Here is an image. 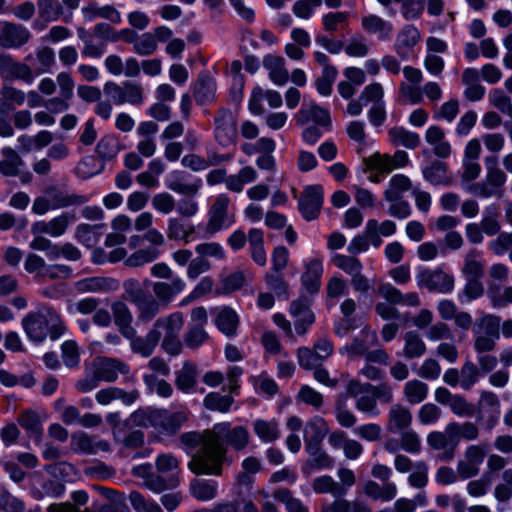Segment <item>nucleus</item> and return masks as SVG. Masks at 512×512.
<instances>
[{
	"label": "nucleus",
	"mask_w": 512,
	"mask_h": 512,
	"mask_svg": "<svg viewBox=\"0 0 512 512\" xmlns=\"http://www.w3.org/2000/svg\"><path fill=\"white\" fill-rule=\"evenodd\" d=\"M229 428V423L216 424L212 430L203 434L187 432L180 436V442L187 453L196 447L199 451L193 455L188 466L195 474L220 475L222 463L225 460L226 448L221 442V437Z\"/></svg>",
	"instance_id": "1"
},
{
	"label": "nucleus",
	"mask_w": 512,
	"mask_h": 512,
	"mask_svg": "<svg viewBox=\"0 0 512 512\" xmlns=\"http://www.w3.org/2000/svg\"><path fill=\"white\" fill-rule=\"evenodd\" d=\"M150 287L154 293L151 295L135 278L124 281L125 298L137 309V322L148 323L160 312L161 305L168 306L176 295L186 289V282L180 276H175L169 282H151Z\"/></svg>",
	"instance_id": "2"
},
{
	"label": "nucleus",
	"mask_w": 512,
	"mask_h": 512,
	"mask_svg": "<svg viewBox=\"0 0 512 512\" xmlns=\"http://www.w3.org/2000/svg\"><path fill=\"white\" fill-rule=\"evenodd\" d=\"M27 337L37 343L47 337L56 340L64 335L66 326L60 314L52 307L40 305L22 319Z\"/></svg>",
	"instance_id": "3"
},
{
	"label": "nucleus",
	"mask_w": 512,
	"mask_h": 512,
	"mask_svg": "<svg viewBox=\"0 0 512 512\" xmlns=\"http://www.w3.org/2000/svg\"><path fill=\"white\" fill-rule=\"evenodd\" d=\"M183 323V314L181 312H174L158 318L149 331L156 335L158 343L162 340L161 346L168 354L176 356L182 351L179 333L182 330Z\"/></svg>",
	"instance_id": "4"
},
{
	"label": "nucleus",
	"mask_w": 512,
	"mask_h": 512,
	"mask_svg": "<svg viewBox=\"0 0 512 512\" xmlns=\"http://www.w3.org/2000/svg\"><path fill=\"white\" fill-rule=\"evenodd\" d=\"M484 166L486 170L485 179L471 185L468 191L480 198H490L498 195L507 181V174L504 169L499 167V160L496 155L486 156Z\"/></svg>",
	"instance_id": "5"
},
{
	"label": "nucleus",
	"mask_w": 512,
	"mask_h": 512,
	"mask_svg": "<svg viewBox=\"0 0 512 512\" xmlns=\"http://www.w3.org/2000/svg\"><path fill=\"white\" fill-rule=\"evenodd\" d=\"M230 198L226 194H219L208 211V222L205 228V236L230 228L235 223V216L229 212Z\"/></svg>",
	"instance_id": "6"
},
{
	"label": "nucleus",
	"mask_w": 512,
	"mask_h": 512,
	"mask_svg": "<svg viewBox=\"0 0 512 512\" xmlns=\"http://www.w3.org/2000/svg\"><path fill=\"white\" fill-rule=\"evenodd\" d=\"M415 279L419 288L439 294H449L455 286L454 276L447 273L442 267L422 269L418 271Z\"/></svg>",
	"instance_id": "7"
},
{
	"label": "nucleus",
	"mask_w": 512,
	"mask_h": 512,
	"mask_svg": "<svg viewBox=\"0 0 512 512\" xmlns=\"http://www.w3.org/2000/svg\"><path fill=\"white\" fill-rule=\"evenodd\" d=\"M348 396L355 399V408L368 415L369 417H377L381 411L375 401V397L368 391L366 384L360 383L358 380H349L345 385Z\"/></svg>",
	"instance_id": "8"
},
{
	"label": "nucleus",
	"mask_w": 512,
	"mask_h": 512,
	"mask_svg": "<svg viewBox=\"0 0 512 512\" xmlns=\"http://www.w3.org/2000/svg\"><path fill=\"white\" fill-rule=\"evenodd\" d=\"M214 137L223 147L233 144L237 139L236 117L231 110L221 108L214 117Z\"/></svg>",
	"instance_id": "9"
},
{
	"label": "nucleus",
	"mask_w": 512,
	"mask_h": 512,
	"mask_svg": "<svg viewBox=\"0 0 512 512\" xmlns=\"http://www.w3.org/2000/svg\"><path fill=\"white\" fill-rule=\"evenodd\" d=\"M485 456L486 452L484 447L476 444L467 446L463 458L457 462V474L459 478L466 480L477 476Z\"/></svg>",
	"instance_id": "10"
},
{
	"label": "nucleus",
	"mask_w": 512,
	"mask_h": 512,
	"mask_svg": "<svg viewBox=\"0 0 512 512\" xmlns=\"http://www.w3.org/2000/svg\"><path fill=\"white\" fill-rule=\"evenodd\" d=\"M311 302L306 297H299L290 304L289 313L294 319L295 332L303 336L315 321V315L310 309Z\"/></svg>",
	"instance_id": "11"
},
{
	"label": "nucleus",
	"mask_w": 512,
	"mask_h": 512,
	"mask_svg": "<svg viewBox=\"0 0 512 512\" xmlns=\"http://www.w3.org/2000/svg\"><path fill=\"white\" fill-rule=\"evenodd\" d=\"M323 204V188L319 185L307 186L298 203V208L304 219L315 220Z\"/></svg>",
	"instance_id": "12"
},
{
	"label": "nucleus",
	"mask_w": 512,
	"mask_h": 512,
	"mask_svg": "<svg viewBox=\"0 0 512 512\" xmlns=\"http://www.w3.org/2000/svg\"><path fill=\"white\" fill-rule=\"evenodd\" d=\"M75 219L73 213L65 212L52 218L50 221L39 220L32 224L31 233L33 235L47 234L57 238L66 232L68 226L73 223Z\"/></svg>",
	"instance_id": "13"
},
{
	"label": "nucleus",
	"mask_w": 512,
	"mask_h": 512,
	"mask_svg": "<svg viewBox=\"0 0 512 512\" xmlns=\"http://www.w3.org/2000/svg\"><path fill=\"white\" fill-rule=\"evenodd\" d=\"M297 123L306 125L313 122L314 125L320 126L325 130L331 127V117L328 110L320 107L316 103L304 104L296 114Z\"/></svg>",
	"instance_id": "14"
},
{
	"label": "nucleus",
	"mask_w": 512,
	"mask_h": 512,
	"mask_svg": "<svg viewBox=\"0 0 512 512\" xmlns=\"http://www.w3.org/2000/svg\"><path fill=\"white\" fill-rule=\"evenodd\" d=\"M95 375L100 381L114 382L119 374H128L129 367L121 360L115 358H99L93 363Z\"/></svg>",
	"instance_id": "15"
},
{
	"label": "nucleus",
	"mask_w": 512,
	"mask_h": 512,
	"mask_svg": "<svg viewBox=\"0 0 512 512\" xmlns=\"http://www.w3.org/2000/svg\"><path fill=\"white\" fill-rule=\"evenodd\" d=\"M30 31L19 24L3 22L0 31V45L5 48H19L29 41Z\"/></svg>",
	"instance_id": "16"
},
{
	"label": "nucleus",
	"mask_w": 512,
	"mask_h": 512,
	"mask_svg": "<svg viewBox=\"0 0 512 512\" xmlns=\"http://www.w3.org/2000/svg\"><path fill=\"white\" fill-rule=\"evenodd\" d=\"M71 448L75 452L91 455L99 451H109L110 444L107 440L95 438L85 432H78L71 437Z\"/></svg>",
	"instance_id": "17"
},
{
	"label": "nucleus",
	"mask_w": 512,
	"mask_h": 512,
	"mask_svg": "<svg viewBox=\"0 0 512 512\" xmlns=\"http://www.w3.org/2000/svg\"><path fill=\"white\" fill-rule=\"evenodd\" d=\"M111 311L114 324L117 326L122 336L132 339L136 336V330L132 326L133 314L124 301H114L111 304Z\"/></svg>",
	"instance_id": "18"
},
{
	"label": "nucleus",
	"mask_w": 512,
	"mask_h": 512,
	"mask_svg": "<svg viewBox=\"0 0 512 512\" xmlns=\"http://www.w3.org/2000/svg\"><path fill=\"white\" fill-rule=\"evenodd\" d=\"M329 431L326 421L320 416L308 420L303 429V437L307 451L316 449Z\"/></svg>",
	"instance_id": "19"
},
{
	"label": "nucleus",
	"mask_w": 512,
	"mask_h": 512,
	"mask_svg": "<svg viewBox=\"0 0 512 512\" xmlns=\"http://www.w3.org/2000/svg\"><path fill=\"white\" fill-rule=\"evenodd\" d=\"M421 40V33L414 25L407 24L398 32L394 49L401 59H407L410 52Z\"/></svg>",
	"instance_id": "20"
},
{
	"label": "nucleus",
	"mask_w": 512,
	"mask_h": 512,
	"mask_svg": "<svg viewBox=\"0 0 512 512\" xmlns=\"http://www.w3.org/2000/svg\"><path fill=\"white\" fill-rule=\"evenodd\" d=\"M165 186L180 195L186 196H195L198 194L202 181L201 179H196L193 182H187L185 179V174L182 171H172L165 180Z\"/></svg>",
	"instance_id": "21"
},
{
	"label": "nucleus",
	"mask_w": 512,
	"mask_h": 512,
	"mask_svg": "<svg viewBox=\"0 0 512 512\" xmlns=\"http://www.w3.org/2000/svg\"><path fill=\"white\" fill-rule=\"evenodd\" d=\"M481 413L487 414L485 427L488 430L493 429L498 423L500 417V401L497 395L491 391H482L478 401Z\"/></svg>",
	"instance_id": "22"
},
{
	"label": "nucleus",
	"mask_w": 512,
	"mask_h": 512,
	"mask_svg": "<svg viewBox=\"0 0 512 512\" xmlns=\"http://www.w3.org/2000/svg\"><path fill=\"white\" fill-rule=\"evenodd\" d=\"M74 287L80 293L112 292L118 290L119 282L107 277H88L75 282Z\"/></svg>",
	"instance_id": "23"
},
{
	"label": "nucleus",
	"mask_w": 512,
	"mask_h": 512,
	"mask_svg": "<svg viewBox=\"0 0 512 512\" xmlns=\"http://www.w3.org/2000/svg\"><path fill=\"white\" fill-rule=\"evenodd\" d=\"M362 28L369 34H374L381 41H388L393 34V24L378 15L368 14L361 18Z\"/></svg>",
	"instance_id": "24"
},
{
	"label": "nucleus",
	"mask_w": 512,
	"mask_h": 512,
	"mask_svg": "<svg viewBox=\"0 0 512 512\" xmlns=\"http://www.w3.org/2000/svg\"><path fill=\"white\" fill-rule=\"evenodd\" d=\"M323 271L320 257H314L305 263V272L301 276V282L309 293H316L320 289Z\"/></svg>",
	"instance_id": "25"
},
{
	"label": "nucleus",
	"mask_w": 512,
	"mask_h": 512,
	"mask_svg": "<svg viewBox=\"0 0 512 512\" xmlns=\"http://www.w3.org/2000/svg\"><path fill=\"white\" fill-rule=\"evenodd\" d=\"M139 395L138 390L126 392L118 387H107L99 390L95 398L101 405H108L114 400H121L124 404L131 405L139 398Z\"/></svg>",
	"instance_id": "26"
},
{
	"label": "nucleus",
	"mask_w": 512,
	"mask_h": 512,
	"mask_svg": "<svg viewBox=\"0 0 512 512\" xmlns=\"http://www.w3.org/2000/svg\"><path fill=\"white\" fill-rule=\"evenodd\" d=\"M263 67L268 70L270 80L278 86H283L289 79L288 70L285 68V60L281 56L266 55L263 58Z\"/></svg>",
	"instance_id": "27"
},
{
	"label": "nucleus",
	"mask_w": 512,
	"mask_h": 512,
	"mask_svg": "<svg viewBox=\"0 0 512 512\" xmlns=\"http://www.w3.org/2000/svg\"><path fill=\"white\" fill-rule=\"evenodd\" d=\"M412 423V414L408 408L397 403L393 404L388 412L387 429L398 433L407 429Z\"/></svg>",
	"instance_id": "28"
},
{
	"label": "nucleus",
	"mask_w": 512,
	"mask_h": 512,
	"mask_svg": "<svg viewBox=\"0 0 512 512\" xmlns=\"http://www.w3.org/2000/svg\"><path fill=\"white\" fill-rule=\"evenodd\" d=\"M426 142L433 147V152L440 158H447L451 154V145L445 139L444 130L436 125L427 128L425 132Z\"/></svg>",
	"instance_id": "29"
},
{
	"label": "nucleus",
	"mask_w": 512,
	"mask_h": 512,
	"mask_svg": "<svg viewBox=\"0 0 512 512\" xmlns=\"http://www.w3.org/2000/svg\"><path fill=\"white\" fill-rule=\"evenodd\" d=\"M215 325L227 337L236 335L239 324V317L235 310L230 307H220L215 310Z\"/></svg>",
	"instance_id": "30"
},
{
	"label": "nucleus",
	"mask_w": 512,
	"mask_h": 512,
	"mask_svg": "<svg viewBox=\"0 0 512 512\" xmlns=\"http://www.w3.org/2000/svg\"><path fill=\"white\" fill-rule=\"evenodd\" d=\"M197 376V366L191 362H185L175 372V385L177 389L185 394L192 393L197 383Z\"/></svg>",
	"instance_id": "31"
},
{
	"label": "nucleus",
	"mask_w": 512,
	"mask_h": 512,
	"mask_svg": "<svg viewBox=\"0 0 512 512\" xmlns=\"http://www.w3.org/2000/svg\"><path fill=\"white\" fill-rule=\"evenodd\" d=\"M257 171L252 166L242 167L236 174L227 175L226 189L233 193H241L245 185L256 181Z\"/></svg>",
	"instance_id": "32"
},
{
	"label": "nucleus",
	"mask_w": 512,
	"mask_h": 512,
	"mask_svg": "<svg viewBox=\"0 0 512 512\" xmlns=\"http://www.w3.org/2000/svg\"><path fill=\"white\" fill-rule=\"evenodd\" d=\"M249 251L252 260L261 267L267 264V254L264 247V233L261 229L251 228L248 232Z\"/></svg>",
	"instance_id": "33"
},
{
	"label": "nucleus",
	"mask_w": 512,
	"mask_h": 512,
	"mask_svg": "<svg viewBox=\"0 0 512 512\" xmlns=\"http://www.w3.org/2000/svg\"><path fill=\"white\" fill-rule=\"evenodd\" d=\"M187 419L188 414L185 409L176 412L160 409L157 429L166 433H175Z\"/></svg>",
	"instance_id": "34"
},
{
	"label": "nucleus",
	"mask_w": 512,
	"mask_h": 512,
	"mask_svg": "<svg viewBox=\"0 0 512 512\" xmlns=\"http://www.w3.org/2000/svg\"><path fill=\"white\" fill-rule=\"evenodd\" d=\"M363 491L367 497L373 500L388 502L395 498L397 486L393 482H387L381 486L373 480H368L363 486Z\"/></svg>",
	"instance_id": "35"
},
{
	"label": "nucleus",
	"mask_w": 512,
	"mask_h": 512,
	"mask_svg": "<svg viewBox=\"0 0 512 512\" xmlns=\"http://www.w3.org/2000/svg\"><path fill=\"white\" fill-rule=\"evenodd\" d=\"M159 415L160 409L152 407L139 408L127 418L126 423L130 426L154 427L157 429Z\"/></svg>",
	"instance_id": "36"
},
{
	"label": "nucleus",
	"mask_w": 512,
	"mask_h": 512,
	"mask_svg": "<svg viewBox=\"0 0 512 512\" xmlns=\"http://www.w3.org/2000/svg\"><path fill=\"white\" fill-rule=\"evenodd\" d=\"M484 267L485 260L480 250L472 248L466 252L462 273L467 278H480L483 275Z\"/></svg>",
	"instance_id": "37"
},
{
	"label": "nucleus",
	"mask_w": 512,
	"mask_h": 512,
	"mask_svg": "<svg viewBox=\"0 0 512 512\" xmlns=\"http://www.w3.org/2000/svg\"><path fill=\"white\" fill-rule=\"evenodd\" d=\"M253 431L263 443H272L280 438L279 422L276 419H256Z\"/></svg>",
	"instance_id": "38"
},
{
	"label": "nucleus",
	"mask_w": 512,
	"mask_h": 512,
	"mask_svg": "<svg viewBox=\"0 0 512 512\" xmlns=\"http://www.w3.org/2000/svg\"><path fill=\"white\" fill-rule=\"evenodd\" d=\"M216 84L214 79L207 73H201L194 87L196 102L204 105L214 99Z\"/></svg>",
	"instance_id": "39"
},
{
	"label": "nucleus",
	"mask_w": 512,
	"mask_h": 512,
	"mask_svg": "<svg viewBox=\"0 0 512 512\" xmlns=\"http://www.w3.org/2000/svg\"><path fill=\"white\" fill-rule=\"evenodd\" d=\"M81 11L84 19L89 22L96 18H104L114 24H119L121 22L120 13L110 5L99 7L96 4H90L83 7Z\"/></svg>",
	"instance_id": "40"
},
{
	"label": "nucleus",
	"mask_w": 512,
	"mask_h": 512,
	"mask_svg": "<svg viewBox=\"0 0 512 512\" xmlns=\"http://www.w3.org/2000/svg\"><path fill=\"white\" fill-rule=\"evenodd\" d=\"M18 424L26 431L30 438L39 441L43 434V427L38 414L31 410H25L17 418Z\"/></svg>",
	"instance_id": "41"
},
{
	"label": "nucleus",
	"mask_w": 512,
	"mask_h": 512,
	"mask_svg": "<svg viewBox=\"0 0 512 512\" xmlns=\"http://www.w3.org/2000/svg\"><path fill=\"white\" fill-rule=\"evenodd\" d=\"M388 136L393 145L404 146L408 149H414L420 143V136L417 133L403 127H393L389 129Z\"/></svg>",
	"instance_id": "42"
},
{
	"label": "nucleus",
	"mask_w": 512,
	"mask_h": 512,
	"mask_svg": "<svg viewBox=\"0 0 512 512\" xmlns=\"http://www.w3.org/2000/svg\"><path fill=\"white\" fill-rule=\"evenodd\" d=\"M161 255L160 249L156 247H145L138 249L125 259V266L138 268L157 260Z\"/></svg>",
	"instance_id": "43"
},
{
	"label": "nucleus",
	"mask_w": 512,
	"mask_h": 512,
	"mask_svg": "<svg viewBox=\"0 0 512 512\" xmlns=\"http://www.w3.org/2000/svg\"><path fill=\"white\" fill-rule=\"evenodd\" d=\"M500 317L493 314H484L479 317L473 326V334L489 335L494 338L500 337Z\"/></svg>",
	"instance_id": "44"
},
{
	"label": "nucleus",
	"mask_w": 512,
	"mask_h": 512,
	"mask_svg": "<svg viewBox=\"0 0 512 512\" xmlns=\"http://www.w3.org/2000/svg\"><path fill=\"white\" fill-rule=\"evenodd\" d=\"M104 228L105 224H80L76 227L75 237L81 244L92 247L99 241Z\"/></svg>",
	"instance_id": "45"
},
{
	"label": "nucleus",
	"mask_w": 512,
	"mask_h": 512,
	"mask_svg": "<svg viewBox=\"0 0 512 512\" xmlns=\"http://www.w3.org/2000/svg\"><path fill=\"white\" fill-rule=\"evenodd\" d=\"M190 492L199 501H210L218 494V483L215 480H194Z\"/></svg>",
	"instance_id": "46"
},
{
	"label": "nucleus",
	"mask_w": 512,
	"mask_h": 512,
	"mask_svg": "<svg viewBox=\"0 0 512 512\" xmlns=\"http://www.w3.org/2000/svg\"><path fill=\"white\" fill-rule=\"evenodd\" d=\"M411 187L410 179L403 174L394 175L388 183V187L384 191V198L387 201H396L402 198L404 192Z\"/></svg>",
	"instance_id": "47"
},
{
	"label": "nucleus",
	"mask_w": 512,
	"mask_h": 512,
	"mask_svg": "<svg viewBox=\"0 0 512 512\" xmlns=\"http://www.w3.org/2000/svg\"><path fill=\"white\" fill-rule=\"evenodd\" d=\"M426 352V344L416 331L404 335L403 354L408 359L419 358Z\"/></svg>",
	"instance_id": "48"
},
{
	"label": "nucleus",
	"mask_w": 512,
	"mask_h": 512,
	"mask_svg": "<svg viewBox=\"0 0 512 512\" xmlns=\"http://www.w3.org/2000/svg\"><path fill=\"white\" fill-rule=\"evenodd\" d=\"M424 178L433 185L449 186L452 183V177L448 175L444 163L435 161L423 170Z\"/></svg>",
	"instance_id": "49"
},
{
	"label": "nucleus",
	"mask_w": 512,
	"mask_h": 512,
	"mask_svg": "<svg viewBox=\"0 0 512 512\" xmlns=\"http://www.w3.org/2000/svg\"><path fill=\"white\" fill-rule=\"evenodd\" d=\"M213 512H258L255 504L247 498L237 497L231 501H222L212 508Z\"/></svg>",
	"instance_id": "50"
},
{
	"label": "nucleus",
	"mask_w": 512,
	"mask_h": 512,
	"mask_svg": "<svg viewBox=\"0 0 512 512\" xmlns=\"http://www.w3.org/2000/svg\"><path fill=\"white\" fill-rule=\"evenodd\" d=\"M3 160L0 161V172L5 176H16L20 167L23 165V160L10 147L2 149Z\"/></svg>",
	"instance_id": "51"
},
{
	"label": "nucleus",
	"mask_w": 512,
	"mask_h": 512,
	"mask_svg": "<svg viewBox=\"0 0 512 512\" xmlns=\"http://www.w3.org/2000/svg\"><path fill=\"white\" fill-rule=\"evenodd\" d=\"M312 488L317 494H331L333 496L346 494V489L329 475L316 477L312 482Z\"/></svg>",
	"instance_id": "52"
},
{
	"label": "nucleus",
	"mask_w": 512,
	"mask_h": 512,
	"mask_svg": "<svg viewBox=\"0 0 512 512\" xmlns=\"http://www.w3.org/2000/svg\"><path fill=\"white\" fill-rule=\"evenodd\" d=\"M498 217L499 209L497 205L491 204L484 209L482 219L479 223L484 234L493 236L499 233L501 226Z\"/></svg>",
	"instance_id": "53"
},
{
	"label": "nucleus",
	"mask_w": 512,
	"mask_h": 512,
	"mask_svg": "<svg viewBox=\"0 0 512 512\" xmlns=\"http://www.w3.org/2000/svg\"><path fill=\"white\" fill-rule=\"evenodd\" d=\"M428 385L420 380L408 381L403 389L404 397L410 404L423 402L428 395Z\"/></svg>",
	"instance_id": "54"
},
{
	"label": "nucleus",
	"mask_w": 512,
	"mask_h": 512,
	"mask_svg": "<svg viewBox=\"0 0 512 512\" xmlns=\"http://www.w3.org/2000/svg\"><path fill=\"white\" fill-rule=\"evenodd\" d=\"M195 253L205 259H214L216 261H226L227 253L225 248L218 242H201L195 246Z\"/></svg>",
	"instance_id": "55"
},
{
	"label": "nucleus",
	"mask_w": 512,
	"mask_h": 512,
	"mask_svg": "<svg viewBox=\"0 0 512 512\" xmlns=\"http://www.w3.org/2000/svg\"><path fill=\"white\" fill-rule=\"evenodd\" d=\"M377 343V334L373 331H362V338L355 339L349 346H347V351L350 354L358 355V356H366L369 349L372 346H375Z\"/></svg>",
	"instance_id": "56"
},
{
	"label": "nucleus",
	"mask_w": 512,
	"mask_h": 512,
	"mask_svg": "<svg viewBox=\"0 0 512 512\" xmlns=\"http://www.w3.org/2000/svg\"><path fill=\"white\" fill-rule=\"evenodd\" d=\"M114 441L121 445L122 449H137L144 444L145 436L140 430H135L124 436L121 429L112 431Z\"/></svg>",
	"instance_id": "57"
},
{
	"label": "nucleus",
	"mask_w": 512,
	"mask_h": 512,
	"mask_svg": "<svg viewBox=\"0 0 512 512\" xmlns=\"http://www.w3.org/2000/svg\"><path fill=\"white\" fill-rule=\"evenodd\" d=\"M131 44L134 52L140 56H150L158 48V43L156 42L155 36H153L152 32H145L140 35L138 34L136 38L131 40Z\"/></svg>",
	"instance_id": "58"
},
{
	"label": "nucleus",
	"mask_w": 512,
	"mask_h": 512,
	"mask_svg": "<svg viewBox=\"0 0 512 512\" xmlns=\"http://www.w3.org/2000/svg\"><path fill=\"white\" fill-rule=\"evenodd\" d=\"M322 512H370V510L361 502L337 498L332 503L323 506Z\"/></svg>",
	"instance_id": "59"
},
{
	"label": "nucleus",
	"mask_w": 512,
	"mask_h": 512,
	"mask_svg": "<svg viewBox=\"0 0 512 512\" xmlns=\"http://www.w3.org/2000/svg\"><path fill=\"white\" fill-rule=\"evenodd\" d=\"M233 402L234 399L231 396L211 392L204 398L203 405L208 410L226 413L230 410Z\"/></svg>",
	"instance_id": "60"
},
{
	"label": "nucleus",
	"mask_w": 512,
	"mask_h": 512,
	"mask_svg": "<svg viewBox=\"0 0 512 512\" xmlns=\"http://www.w3.org/2000/svg\"><path fill=\"white\" fill-rule=\"evenodd\" d=\"M130 340L132 351L142 355L143 357L150 356L158 344L156 335L150 333V331H148L144 337L135 336Z\"/></svg>",
	"instance_id": "61"
},
{
	"label": "nucleus",
	"mask_w": 512,
	"mask_h": 512,
	"mask_svg": "<svg viewBox=\"0 0 512 512\" xmlns=\"http://www.w3.org/2000/svg\"><path fill=\"white\" fill-rule=\"evenodd\" d=\"M332 263L351 277L357 272H362L363 269L359 259L343 254H335L332 257Z\"/></svg>",
	"instance_id": "62"
},
{
	"label": "nucleus",
	"mask_w": 512,
	"mask_h": 512,
	"mask_svg": "<svg viewBox=\"0 0 512 512\" xmlns=\"http://www.w3.org/2000/svg\"><path fill=\"white\" fill-rule=\"evenodd\" d=\"M489 249L497 256L504 255L509 249V260L512 262V232H502L488 243Z\"/></svg>",
	"instance_id": "63"
},
{
	"label": "nucleus",
	"mask_w": 512,
	"mask_h": 512,
	"mask_svg": "<svg viewBox=\"0 0 512 512\" xmlns=\"http://www.w3.org/2000/svg\"><path fill=\"white\" fill-rule=\"evenodd\" d=\"M129 501L136 512H163L156 502L146 499L137 491H132L129 494Z\"/></svg>",
	"instance_id": "64"
}]
</instances>
